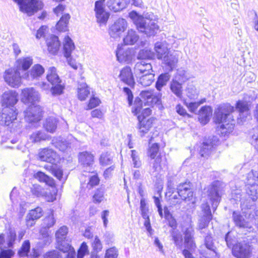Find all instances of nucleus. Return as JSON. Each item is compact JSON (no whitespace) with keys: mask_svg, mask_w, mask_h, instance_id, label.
Returning a JSON list of instances; mask_svg holds the SVG:
<instances>
[{"mask_svg":"<svg viewBox=\"0 0 258 258\" xmlns=\"http://www.w3.org/2000/svg\"><path fill=\"white\" fill-rule=\"evenodd\" d=\"M234 110V107L229 103L221 104L215 110L214 122L221 124L218 126V131L220 130L221 134L223 136L227 135L234 128L235 121L232 115Z\"/></svg>","mask_w":258,"mask_h":258,"instance_id":"obj_1","label":"nucleus"},{"mask_svg":"<svg viewBox=\"0 0 258 258\" xmlns=\"http://www.w3.org/2000/svg\"><path fill=\"white\" fill-rule=\"evenodd\" d=\"M221 190V183L219 181H214L208 187L207 190L208 201L202 204L201 208L203 214V216L213 219L210 204L213 213L216 211L221 200L220 191Z\"/></svg>","mask_w":258,"mask_h":258,"instance_id":"obj_2","label":"nucleus"},{"mask_svg":"<svg viewBox=\"0 0 258 258\" xmlns=\"http://www.w3.org/2000/svg\"><path fill=\"white\" fill-rule=\"evenodd\" d=\"M129 17L141 33L148 37L153 36L157 33L159 27L154 20L140 15L134 11L130 13Z\"/></svg>","mask_w":258,"mask_h":258,"instance_id":"obj_3","label":"nucleus"},{"mask_svg":"<svg viewBox=\"0 0 258 258\" xmlns=\"http://www.w3.org/2000/svg\"><path fill=\"white\" fill-rule=\"evenodd\" d=\"M159 145L157 143L153 144L148 149L147 155L151 159H155L149 173L151 175L156 176L161 170H165L168 168L167 160L165 156L159 155Z\"/></svg>","mask_w":258,"mask_h":258,"instance_id":"obj_4","label":"nucleus"},{"mask_svg":"<svg viewBox=\"0 0 258 258\" xmlns=\"http://www.w3.org/2000/svg\"><path fill=\"white\" fill-rule=\"evenodd\" d=\"M19 6L20 11L32 16L43 8V3L39 0H13Z\"/></svg>","mask_w":258,"mask_h":258,"instance_id":"obj_5","label":"nucleus"},{"mask_svg":"<svg viewBox=\"0 0 258 258\" xmlns=\"http://www.w3.org/2000/svg\"><path fill=\"white\" fill-rule=\"evenodd\" d=\"M46 79L52 85L51 93L53 95H58L62 94L64 86L61 84V80L56 73L55 68H49L47 72Z\"/></svg>","mask_w":258,"mask_h":258,"instance_id":"obj_6","label":"nucleus"},{"mask_svg":"<svg viewBox=\"0 0 258 258\" xmlns=\"http://www.w3.org/2000/svg\"><path fill=\"white\" fill-rule=\"evenodd\" d=\"M184 235V247L182 253L185 258H195L192 255L190 250H194L196 246L194 240V230L192 227L189 226L183 231Z\"/></svg>","mask_w":258,"mask_h":258,"instance_id":"obj_7","label":"nucleus"},{"mask_svg":"<svg viewBox=\"0 0 258 258\" xmlns=\"http://www.w3.org/2000/svg\"><path fill=\"white\" fill-rule=\"evenodd\" d=\"M251 253L250 245L245 241L236 243L232 248V254L237 258H249Z\"/></svg>","mask_w":258,"mask_h":258,"instance_id":"obj_8","label":"nucleus"},{"mask_svg":"<svg viewBox=\"0 0 258 258\" xmlns=\"http://www.w3.org/2000/svg\"><path fill=\"white\" fill-rule=\"evenodd\" d=\"M68 233V229L66 226L61 227L55 233L56 248L61 251H66L70 248V244L66 241Z\"/></svg>","mask_w":258,"mask_h":258,"instance_id":"obj_9","label":"nucleus"},{"mask_svg":"<svg viewBox=\"0 0 258 258\" xmlns=\"http://www.w3.org/2000/svg\"><path fill=\"white\" fill-rule=\"evenodd\" d=\"M105 0H98L95 2L94 12L97 22L100 24H105L109 17L110 14L105 9Z\"/></svg>","mask_w":258,"mask_h":258,"instance_id":"obj_10","label":"nucleus"},{"mask_svg":"<svg viewBox=\"0 0 258 258\" xmlns=\"http://www.w3.org/2000/svg\"><path fill=\"white\" fill-rule=\"evenodd\" d=\"M22 76H20V72L14 69H9L6 71L4 75L5 81L10 86L18 88L21 83Z\"/></svg>","mask_w":258,"mask_h":258,"instance_id":"obj_11","label":"nucleus"},{"mask_svg":"<svg viewBox=\"0 0 258 258\" xmlns=\"http://www.w3.org/2000/svg\"><path fill=\"white\" fill-rule=\"evenodd\" d=\"M127 26L126 21L123 18H119L110 27L109 34L112 38H119L120 35L126 29Z\"/></svg>","mask_w":258,"mask_h":258,"instance_id":"obj_12","label":"nucleus"},{"mask_svg":"<svg viewBox=\"0 0 258 258\" xmlns=\"http://www.w3.org/2000/svg\"><path fill=\"white\" fill-rule=\"evenodd\" d=\"M17 115L14 108L4 107L0 112V125L9 126L16 119Z\"/></svg>","mask_w":258,"mask_h":258,"instance_id":"obj_13","label":"nucleus"},{"mask_svg":"<svg viewBox=\"0 0 258 258\" xmlns=\"http://www.w3.org/2000/svg\"><path fill=\"white\" fill-rule=\"evenodd\" d=\"M219 140L216 136L209 137L203 143L200 151L202 157H206L209 156L215 146L218 144Z\"/></svg>","mask_w":258,"mask_h":258,"instance_id":"obj_14","label":"nucleus"},{"mask_svg":"<svg viewBox=\"0 0 258 258\" xmlns=\"http://www.w3.org/2000/svg\"><path fill=\"white\" fill-rule=\"evenodd\" d=\"M42 112V109L39 106L30 107L24 112L25 118L30 123L37 122L41 119Z\"/></svg>","mask_w":258,"mask_h":258,"instance_id":"obj_15","label":"nucleus"},{"mask_svg":"<svg viewBox=\"0 0 258 258\" xmlns=\"http://www.w3.org/2000/svg\"><path fill=\"white\" fill-rule=\"evenodd\" d=\"M55 219L52 214H50L48 216L46 217L43 220L40 232L44 238V244L45 245L49 244L51 242L50 238L49 237L46 230L52 227L55 223Z\"/></svg>","mask_w":258,"mask_h":258,"instance_id":"obj_16","label":"nucleus"},{"mask_svg":"<svg viewBox=\"0 0 258 258\" xmlns=\"http://www.w3.org/2000/svg\"><path fill=\"white\" fill-rule=\"evenodd\" d=\"M232 219L236 227L241 229H247L250 231L253 230L252 222L246 220L239 212L234 211L233 212Z\"/></svg>","mask_w":258,"mask_h":258,"instance_id":"obj_17","label":"nucleus"},{"mask_svg":"<svg viewBox=\"0 0 258 258\" xmlns=\"http://www.w3.org/2000/svg\"><path fill=\"white\" fill-rule=\"evenodd\" d=\"M120 81L131 88H134L135 81L132 69L130 67L122 68L119 75Z\"/></svg>","mask_w":258,"mask_h":258,"instance_id":"obj_18","label":"nucleus"},{"mask_svg":"<svg viewBox=\"0 0 258 258\" xmlns=\"http://www.w3.org/2000/svg\"><path fill=\"white\" fill-rule=\"evenodd\" d=\"M44 73V68L39 64H34L30 71L22 75V78L28 81L38 79Z\"/></svg>","mask_w":258,"mask_h":258,"instance_id":"obj_19","label":"nucleus"},{"mask_svg":"<svg viewBox=\"0 0 258 258\" xmlns=\"http://www.w3.org/2000/svg\"><path fill=\"white\" fill-rule=\"evenodd\" d=\"M178 195L183 201H190L193 197L194 192L191 188V183L185 182L180 183L177 187Z\"/></svg>","mask_w":258,"mask_h":258,"instance_id":"obj_20","label":"nucleus"},{"mask_svg":"<svg viewBox=\"0 0 258 258\" xmlns=\"http://www.w3.org/2000/svg\"><path fill=\"white\" fill-rule=\"evenodd\" d=\"M18 101V94L14 91L5 92L2 95V104L4 107L14 108Z\"/></svg>","mask_w":258,"mask_h":258,"instance_id":"obj_21","label":"nucleus"},{"mask_svg":"<svg viewBox=\"0 0 258 258\" xmlns=\"http://www.w3.org/2000/svg\"><path fill=\"white\" fill-rule=\"evenodd\" d=\"M134 51L129 48L117 47L116 56L120 62L129 63L133 58Z\"/></svg>","mask_w":258,"mask_h":258,"instance_id":"obj_22","label":"nucleus"},{"mask_svg":"<svg viewBox=\"0 0 258 258\" xmlns=\"http://www.w3.org/2000/svg\"><path fill=\"white\" fill-rule=\"evenodd\" d=\"M135 76L142 75L152 71V66L148 60H141L137 62L134 68Z\"/></svg>","mask_w":258,"mask_h":258,"instance_id":"obj_23","label":"nucleus"},{"mask_svg":"<svg viewBox=\"0 0 258 258\" xmlns=\"http://www.w3.org/2000/svg\"><path fill=\"white\" fill-rule=\"evenodd\" d=\"M22 100L25 103H34L39 100V95L33 88H26L22 91Z\"/></svg>","mask_w":258,"mask_h":258,"instance_id":"obj_24","label":"nucleus"},{"mask_svg":"<svg viewBox=\"0 0 258 258\" xmlns=\"http://www.w3.org/2000/svg\"><path fill=\"white\" fill-rule=\"evenodd\" d=\"M38 157L41 161L51 164H54L58 159L56 152L48 148H44L40 151L38 154Z\"/></svg>","mask_w":258,"mask_h":258,"instance_id":"obj_25","label":"nucleus"},{"mask_svg":"<svg viewBox=\"0 0 258 258\" xmlns=\"http://www.w3.org/2000/svg\"><path fill=\"white\" fill-rule=\"evenodd\" d=\"M162 59L165 69L170 72L175 68L178 58L176 54L169 52L165 55Z\"/></svg>","mask_w":258,"mask_h":258,"instance_id":"obj_26","label":"nucleus"},{"mask_svg":"<svg viewBox=\"0 0 258 258\" xmlns=\"http://www.w3.org/2000/svg\"><path fill=\"white\" fill-rule=\"evenodd\" d=\"M140 96L144 99L145 104L148 106H152L160 101L159 96H156L152 90L142 91Z\"/></svg>","mask_w":258,"mask_h":258,"instance_id":"obj_27","label":"nucleus"},{"mask_svg":"<svg viewBox=\"0 0 258 258\" xmlns=\"http://www.w3.org/2000/svg\"><path fill=\"white\" fill-rule=\"evenodd\" d=\"M130 2V0H108L106 5L110 10L117 12L125 8Z\"/></svg>","mask_w":258,"mask_h":258,"instance_id":"obj_28","label":"nucleus"},{"mask_svg":"<svg viewBox=\"0 0 258 258\" xmlns=\"http://www.w3.org/2000/svg\"><path fill=\"white\" fill-rule=\"evenodd\" d=\"M46 42L49 52L52 54H56L60 46L58 38L54 35H51L46 39Z\"/></svg>","mask_w":258,"mask_h":258,"instance_id":"obj_29","label":"nucleus"},{"mask_svg":"<svg viewBox=\"0 0 258 258\" xmlns=\"http://www.w3.org/2000/svg\"><path fill=\"white\" fill-rule=\"evenodd\" d=\"M43 215V210L40 207L30 211L26 217V223L28 226H32L34 224V220L39 219Z\"/></svg>","mask_w":258,"mask_h":258,"instance_id":"obj_30","label":"nucleus"},{"mask_svg":"<svg viewBox=\"0 0 258 258\" xmlns=\"http://www.w3.org/2000/svg\"><path fill=\"white\" fill-rule=\"evenodd\" d=\"M212 113V109L210 106H204L202 107L198 113L199 121L203 125L207 124L210 120Z\"/></svg>","mask_w":258,"mask_h":258,"instance_id":"obj_31","label":"nucleus"},{"mask_svg":"<svg viewBox=\"0 0 258 258\" xmlns=\"http://www.w3.org/2000/svg\"><path fill=\"white\" fill-rule=\"evenodd\" d=\"M153 71L146 74L136 76L138 82L144 87L149 86L154 81Z\"/></svg>","mask_w":258,"mask_h":258,"instance_id":"obj_32","label":"nucleus"},{"mask_svg":"<svg viewBox=\"0 0 258 258\" xmlns=\"http://www.w3.org/2000/svg\"><path fill=\"white\" fill-rule=\"evenodd\" d=\"M33 63V59L31 57H22L18 59L16 62V70L20 71H27Z\"/></svg>","mask_w":258,"mask_h":258,"instance_id":"obj_33","label":"nucleus"},{"mask_svg":"<svg viewBox=\"0 0 258 258\" xmlns=\"http://www.w3.org/2000/svg\"><path fill=\"white\" fill-rule=\"evenodd\" d=\"M139 36L137 32L132 29H129L127 31V32L123 38V43L125 45H134L139 40Z\"/></svg>","mask_w":258,"mask_h":258,"instance_id":"obj_34","label":"nucleus"},{"mask_svg":"<svg viewBox=\"0 0 258 258\" xmlns=\"http://www.w3.org/2000/svg\"><path fill=\"white\" fill-rule=\"evenodd\" d=\"M79 160L84 166H90L94 162V156L87 151L81 152L79 155Z\"/></svg>","mask_w":258,"mask_h":258,"instance_id":"obj_35","label":"nucleus"},{"mask_svg":"<svg viewBox=\"0 0 258 258\" xmlns=\"http://www.w3.org/2000/svg\"><path fill=\"white\" fill-rule=\"evenodd\" d=\"M170 89L177 97L181 98L182 96V83L177 80L173 79L170 84Z\"/></svg>","mask_w":258,"mask_h":258,"instance_id":"obj_36","label":"nucleus"},{"mask_svg":"<svg viewBox=\"0 0 258 258\" xmlns=\"http://www.w3.org/2000/svg\"><path fill=\"white\" fill-rule=\"evenodd\" d=\"M34 177L40 182H44L46 184L53 187L55 185L54 179L41 171H38L34 174Z\"/></svg>","mask_w":258,"mask_h":258,"instance_id":"obj_37","label":"nucleus"},{"mask_svg":"<svg viewBox=\"0 0 258 258\" xmlns=\"http://www.w3.org/2000/svg\"><path fill=\"white\" fill-rule=\"evenodd\" d=\"M90 89L85 83H79L78 88V97L81 101L85 100L90 94Z\"/></svg>","mask_w":258,"mask_h":258,"instance_id":"obj_38","label":"nucleus"},{"mask_svg":"<svg viewBox=\"0 0 258 258\" xmlns=\"http://www.w3.org/2000/svg\"><path fill=\"white\" fill-rule=\"evenodd\" d=\"M75 49V45L72 40L68 36L65 37L63 43V54L65 57L71 56L73 50Z\"/></svg>","mask_w":258,"mask_h":258,"instance_id":"obj_39","label":"nucleus"},{"mask_svg":"<svg viewBox=\"0 0 258 258\" xmlns=\"http://www.w3.org/2000/svg\"><path fill=\"white\" fill-rule=\"evenodd\" d=\"M236 109L239 112L240 117L243 119L249 113V106L248 103L242 100H238L236 104Z\"/></svg>","mask_w":258,"mask_h":258,"instance_id":"obj_40","label":"nucleus"},{"mask_svg":"<svg viewBox=\"0 0 258 258\" xmlns=\"http://www.w3.org/2000/svg\"><path fill=\"white\" fill-rule=\"evenodd\" d=\"M138 118L139 121V130L141 133V136L143 137L151 128L152 125V120L149 119L146 121L141 120V116H138Z\"/></svg>","mask_w":258,"mask_h":258,"instance_id":"obj_41","label":"nucleus"},{"mask_svg":"<svg viewBox=\"0 0 258 258\" xmlns=\"http://www.w3.org/2000/svg\"><path fill=\"white\" fill-rule=\"evenodd\" d=\"M170 78V75L168 73H163L160 74L157 79L155 84V87L156 89L161 91L162 88L166 85L167 83L169 80Z\"/></svg>","mask_w":258,"mask_h":258,"instance_id":"obj_42","label":"nucleus"},{"mask_svg":"<svg viewBox=\"0 0 258 258\" xmlns=\"http://www.w3.org/2000/svg\"><path fill=\"white\" fill-rule=\"evenodd\" d=\"M57 124V119L54 117H49L46 119L43 126L47 132L53 133L56 129Z\"/></svg>","mask_w":258,"mask_h":258,"instance_id":"obj_43","label":"nucleus"},{"mask_svg":"<svg viewBox=\"0 0 258 258\" xmlns=\"http://www.w3.org/2000/svg\"><path fill=\"white\" fill-rule=\"evenodd\" d=\"M70 18V15L69 14H66L62 15L59 21L56 24V29L59 31H67L68 28V24Z\"/></svg>","mask_w":258,"mask_h":258,"instance_id":"obj_44","label":"nucleus"},{"mask_svg":"<svg viewBox=\"0 0 258 258\" xmlns=\"http://www.w3.org/2000/svg\"><path fill=\"white\" fill-rule=\"evenodd\" d=\"M48 138L44 132L37 131L32 133L29 138L30 141L32 143H36L41 142V141H45Z\"/></svg>","mask_w":258,"mask_h":258,"instance_id":"obj_45","label":"nucleus"},{"mask_svg":"<svg viewBox=\"0 0 258 258\" xmlns=\"http://www.w3.org/2000/svg\"><path fill=\"white\" fill-rule=\"evenodd\" d=\"M155 50L157 53V58L162 59L165 55L169 53L167 47L163 45L161 42H157L155 44Z\"/></svg>","mask_w":258,"mask_h":258,"instance_id":"obj_46","label":"nucleus"},{"mask_svg":"<svg viewBox=\"0 0 258 258\" xmlns=\"http://www.w3.org/2000/svg\"><path fill=\"white\" fill-rule=\"evenodd\" d=\"M154 56L153 52L148 49H143L140 50L138 53L137 58L141 60H148L149 62L150 59H151Z\"/></svg>","mask_w":258,"mask_h":258,"instance_id":"obj_47","label":"nucleus"},{"mask_svg":"<svg viewBox=\"0 0 258 258\" xmlns=\"http://www.w3.org/2000/svg\"><path fill=\"white\" fill-rule=\"evenodd\" d=\"M112 157L108 152L102 153L99 158L100 164L102 166H107L112 163Z\"/></svg>","mask_w":258,"mask_h":258,"instance_id":"obj_48","label":"nucleus"},{"mask_svg":"<svg viewBox=\"0 0 258 258\" xmlns=\"http://www.w3.org/2000/svg\"><path fill=\"white\" fill-rule=\"evenodd\" d=\"M30 249V242L29 240H26L23 242L20 249L18 251V253L21 257L27 256L28 255Z\"/></svg>","mask_w":258,"mask_h":258,"instance_id":"obj_49","label":"nucleus"},{"mask_svg":"<svg viewBox=\"0 0 258 258\" xmlns=\"http://www.w3.org/2000/svg\"><path fill=\"white\" fill-rule=\"evenodd\" d=\"M170 194H167V192H166L165 196L166 198H168L171 204L176 205L181 203L180 199L179 198L180 196L178 195V191L175 193L174 189L171 192Z\"/></svg>","mask_w":258,"mask_h":258,"instance_id":"obj_50","label":"nucleus"},{"mask_svg":"<svg viewBox=\"0 0 258 258\" xmlns=\"http://www.w3.org/2000/svg\"><path fill=\"white\" fill-rule=\"evenodd\" d=\"M31 191L33 195L37 197H44L46 192L44 189L38 184H34L31 188Z\"/></svg>","mask_w":258,"mask_h":258,"instance_id":"obj_51","label":"nucleus"},{"mask_svg":"<svg viewBox=\"0 0 258 258\" xmlns=\"http://www.w3.org/2000/svg\"><path fill=\"white\" fill-rule=\"evenodd\" d=\"M131 158L135 168H139L142 166V162L136 150H131Z\"/></svg>","mask_w":258,"mask_h":258,"instance_id":"obj_52","label":"nucleus"},{"mask_svg":"<svg viewBox=\"0 0 258 258\" xmlns=\"http://www.w3.org/2000/svg\"><path fill=\"white\" fill-rule=\"evenodd\" d=\"M142 109V101L140 98L137 97L135 99L134 106L132 109V112L136 115H138L141 111Z\"/></svg>","mask_w":258,"mask_h":258,"instance_id":"obj_53","label":"nucleus"},{"mask_svg":"<svg viewBox=\"0 0 258 258\" xmlns=\"http://www.w3.org/2000/svg\"><path fill=\"white\" fill-rule=\"evenodd\" d=\"M140 210L142 217L143 218H147L149 216V208L147 206V204L144 198H142L140 200Z\"/></svg>","mask_w":258,"mask_h":258,"instance_id":"obj_54","label":"nucleus"},{"mask_svg":"<svg viewBox=\"0 0 258 258\" xmlns=\"http://www.w3.org/2000/svg\"><path fill=\"white\" fill-rule=\"evenodd\" d=\"M247 180L248 184L251 185L256 184L258 182V172L252 170L250 173L248 174Z\"/></svg>","mask_w":258,"mask_h":258,"instance_id":"obj_55","label":"nucleus"},{"mask_svg":"<svg viewBox=\"0 0 258 258\" xmlns=\"http://www.w3.org/2000/svg\"><path fill=\"white\" fill-rule=\"evenodd\" d=\"M204 244L207 249H215V248H217L213 242V238L210 234H208L205 236Z\"/></svg>","mask_w":258,"mask_h":258,"instance_id":"obj_56","label":"nucleus"},{"mask_svg":"<svg viewBox=\"0 0 258 258\" xmlns=\"http://www.w3.org/2000/svg\"><path fill=\"white\" fill-rule=\"evenodd\" d=\"M189 77L188 76L186 72L184 70H179L178 71L175 79L178 81L183 83L187 80H188Z\"/></svg>","mask_w":258,"mask_h":258,"instance_id":"obj_57","label":"nucleus"},{"mask_svg":"<svg viewBox=\"0 0 258 258\" xmlns=\"http://www.w3.org/2000/svg\"><path fill=\"white\" fill-rule=\"evenodd\" d=\"M55 146L56 148L58 149L59 150L62 152L66 151L68 150V148L70 147V143L66 140H61L56 142L55 143Z\"/></svg>","mask_w":258,"mask_h":258,"instance_id":"obj_58","label":"nucleus"},{"mask_svg":"<svg viewBox=\"0 0 258 258\" xmlns=\"http://www.w3.org/2000/svg\"><path fill=\"white\" fill-rule=\"evenodd\" d=\"M212 220L211 218L205 216H202L199 221V228L203 230L208 227L210 222Z\"/></svg>","mask_w":258,"mask_h":258,"instance_id":"obj_59","label":"nucleus"},{"mask_svg":"<svg viewBox=\"0 0 258 258\" xmlns=\"http://www.w3.org/2000/svg\"><path fill=\"white\" fill-rule=\"evenodd\" d=\"M88 252V246L85 242H83L78 250L77 258H83Z\"/></svg>","mask_w":258,"mask_h":258,"instance_id":"obj_60","label":"nucleus"},{"mask_svg":"<svg viewBox=\"0 0 258 258\" xmlns=\"http://www.w3.org/2000/svg\"><path fill=\"white\" fill-rule=\"evenodd\" d=\"M225 240L226 242L227 245L229 248L231 247H233V246L235 244L234 243L235 242V240L233 236H232L231 233L230 232H228L225 236Z\"/></svg>","mask_w":258,"mask_h":258,"instance_id":"obj_61","label":"nucleus"},{"mask_svg":"<svg viewBox=\"0 0 258 258\" xmlns=\"http://www.w3.org/2000/svg\"><path fill=\"white\" fill-rule=\"evenodd\" d=\"M16 239V233L15 231L11 230L8 237V245L9 247H12Z\"/></svg>","mask_w":258,"mask_h":258,"instance_id":"obj_62","label":"nucleus"},{"mask_svg":"<svg viewBox=\"0 0 258 258\" xmlns=\"http://www.w3.org/2000/svg\"><path fill=\"white\" fill-rule=\"evenodd\" d=\"M100 181V179L97 174L91 176L89 178V181L88 183V186L90 188L96 185H97Z\"/></svg>","mask_w":258,"mask_h":258,"instance_id":"obj_63","label":"nucleus"},{"mask_svg":"<svg viewBox=\"0 0 258 258\" xmlns=\"http://www.w3.org/2000/svg\"><path fill=\"white\" fill-rule=\"evenodd\" d=\"M206 258H220V254L217 251V249H208L205 254Z\"/></svg>","mask_w":258,"mask_h":258,"instance_id":"obj_64","label":"nucleus"}]
</instances>
